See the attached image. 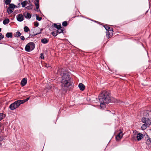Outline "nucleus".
Here are the masks:
<instances>
[{
	"label": "nucleus",
	"instance_id": "f257e3e1",
	"mask_svg": "<svg viewBox=\"0 0 151 151\" xmlns=\"http://www.w3.org/2000/svg\"><path fill=\"white\" fill-rule=\"evenodd\" d=\"M61 83V89L65 91L68 90L69 87L72 85L73 83L71 82V78L68 73H63L62 77Z\"/></svg>",
	"mask_w": 151,
	"mask_h": 151
},
{
	"label": "nucleus",
	"instance_id": "f03ea898",
	"mask_svg": "<svg viewBox=\"0 0 151 151\" xmlns=\"http://www.w3.org/2000/svg\"><path fill=\"white\" fill-rule=\"evenodd\" d=\"M110 93L106 91H103L99 96V99L100 102V106L103 109L104 105L111 101Z\"/></svg>",
	"mask_w": 151,
	"mask_h": 151
},
{
	"label": "nucleus",
	"instance_id": "7ed1b4c3",
	"mask_svg": "<svg viewBox=\"0 0 151 151\" xmlns=\"http://www.w3.org/2000/svg\"><path fill=\"white\" fill-rule=\"evenodd\" d=\"M35 44L32 42H30L26 45L25 50L27 52H30L33 50L35 48Z\"/></svg>",
	"mask_w": 151,
	"mask_h": 151
},
{
	"label": "nucleus",
	"instance_id": "20e7f679",
	"mask_svg": "<svg viewBox=\"0 0 151 151\" xmlns=\"http://www.w3.org/2000/svg\"><path fill=\"white\" fill-rule=\"evenodd\" d=\"M106 29L108 31L106 33L107 37H108V38H110L112 37L113 33V30L112 28H110V27L107 25L104 26Z\"/></svg>",
	"mask_w": 151,
	"mask_h": 151
},
{
	"label": "nucleus",
	"instance_id": "39448f33",
	"mask_svg": "<svg viewBox=\"0 0 151 151\" xmlns=\"http://www.w3.org/2000/svg\"><path fill=\"white\" fill-rule=\"evenodd\" d=\"M16 7H17V6L13 4H10L7 10L8 13L10 14L12 13L14 11V9Z\"/></svg>",
	"mask_w": 151,
	"mask_h": 151
},
{
	"label": "nucleus",
	"instance_id": "423d86ee",
	"mask_svg": "<svg viewBox=\"0 0 151 151\" xmlns=\"http://www.w3.org/2000/svg\"><path fill=\"white\" fill-rule=\"evenodd\" d=\"M141 121L143 123L149 126L151 124V120L148 118L143 117Z\"/></svg>",
	"mask_w": 151,
	"mask_h": 151
},
{
	"label": "nucleus",
	"instance_id": "0eeeda50",
	"mask_svg": "<svg viewBox=\"0 0 151 151\" xmlns=\"http://www.w3.org/2000/svg\"><path fill=\"white\" fill-rule=\"evenodd\" d=\"M31 3L30 1L29 0H26L21 2V4L23 7H25L26 6H28Z\"/></svg>",
	"mask_w": 151,
	"mask_h": 151
},
{
	"label": "nucleus",
	"instance_id": "6e6552de",
	"mask_svg": "<svg viewBox=\"0 0 151 151\" xmlns=\"http://www.w3.org/2000/svg\"><path fill=\"white\" fill-rule=\"evenodd\" d=\"M17 19L18 21L22 22L24 20V17L22 14H19L17 16Z\"/></svg>",
	"mask_w": 151,
	"mask_h": 151
},
{
	"label": "nucleus",
	"instance_id": "1a4fd4ad",
	"mask_svg": "<svg viewBox=\"0 0 151 151\" xmlns=\"http://www.w3.org/2000/svg\"><path fill=\"white\" fill-rule=\"evenodd\" d=\"M144 137V135L141 133H138L137 136V139L138 141H139L141 140Z\"/></svg>",
	"mask_w": 151,
	"mask_h": 151
},
{
	"label": "nucleus",
	"instance_id": "9d476101",
	"mask_svg": "<svg viewBox=\"0 0 151 151\" xmlns=\"http://www.w3.org/2000/svg\"><path fill=\"white\" fill-rule=\"evenodd\" d=\"M123 136L122 132H120L116 136V140H120L122 137Z\"/></svg>",
	"mask_w": 151,
	"mask_h": 151
},
{
	"label": "nucleus",
	"instance_id": "9b49d317",
	"mask_svg": "<svg viewBox=\"0 0 151 151\" xmlns=\"http://www.w3.org/2000/svg\"><path fill=\"white\" fill-rule=\"evenodd\" d=\"M53 26L56 28L58 30L62 28V26L60 23H54L53 24Z\"/></svg>",
	"mask_w": 151,
	"mask_h": 151
},
{
	"label": "nucleus",
	"instance_id": "f8f14e48",
	"mask_svg": "<svg viewBox=\"0 0 151 151\" xmlns=\"http://www.w3.org/2000/svg\"><path fill=\"white\" fill-rule=\"evenodd\" d=\"M23 15L26 19H30L31 18L32 15L31 14L28 12H25L23 14Z\"/></svg>",
	"mask_w": 151,
	"mask_h": 151
},
{
	"label": "nucleus",
	"instance_id": "ddd939ff",
	"mask_svg": "<svg viewBox=\"0 0 151 151\" xmlns=\"http://www.w3.org/2000/svg\"><path fill=\"white\" fill-rule=\"evenodd\" d=\"M27 79L26 78H24L22 80L21 83L22 86L25 85L27 83Z\"/></svg>",
	"mask_w": 151,
	"mask_h": 151
},
{
	"label": "nucleus",
	"instance_id": "4468645a",
	"mask_svg": "<svg viewBox=\"0 0 151 151\" xmlns=\"http://www.w3.org/2000/svg\"><path fill=\"white\" fill-rule=\"evenodd\" d=\"M78 87L81 91H83L85 88V86L82 83H80L78 85Z\"/></svg>",
	"mask_w": 151,
	"mask_h": 151
},
{
	"label": "nucleus",
	"instance_id": "2eb2a0df",
	"mask_svg": "<svg viewBox=\"0 0 151 151\" xmlns=\"http://www.w3.org/2000/svg\"><path fill=\"white\" fill-rule=\"evenodd\" d=\"M9 108L12 110H13L17 108L16 107V106L15 105L14 103H13L11 104L9 106Z\"/></svg>",
	"mask_w": 151,
	"mask_h": 151
},
{
	"label": "nucleus",
	"instance_id": "dca6fc26",
	"mask_svg": "<svg viewBox=\"0 0 151 151\" xmlns=\"http://www.w3.org/2000/svg\"><path fill=\"white\" fill-rule=\"evenodd\" d=\"M19 100H18L15 101L14 103L16 107L17 108L21 104Z\"/></svg>",
	"mask_w": 151,
	"mask_h": 151
},
{
	"label": "nucleus",
	"instance_id": "f3484780",
	"mask_svg": "<svg viewBox=\"0 0 151 151\" xmlns=\"http://www.w3.org/2000/svg\"><path fill=\"white\" fill-rule=\"evenodd\" d=\"M48 40L46 38H43L41 40V42L43 44H46L48 42Z\"/></svg>",
	"mask_w": 151,
	"mask_h": 151
},
{
	"label": "nucleus",
	"instance_id": "a211bd4d",
	"mask_svg": "<svg viewBox=\"0 0 151 151\" xmlns=\"http://www.w3.org/2000/svg\"><path fill=\"white\" fill-rule=\"evenodd\" d=\"M35 5L36 6V9H37V10H36L35 11H37V12H40V9H38L39 8V1H37V3H35Z\"/></svg>",
	"mask_w": 151,
	"mask_h": 151
},
{
	"label": "nucleus",
	"instance_id": "6ab92c4d",
	"mask_svg": "<svg viewBox=\"0 0 151 151\" xmlns=\"http://www.w3.org/2000/svg\"><path fill=\"white\" fill-rule=\"evenodd\" d=\"M12 32H7L6 35L7 37H12Z\"/></svg>",
	"mask_w": 151,
	"mask_h": 151
},
{
	"label": "nucleus",
	"instance_id": "aec40b11",
	"mask_svg": "<svg viewBox=\"0 0 151 151\" xmlns=\"http://www.w3.org/2000/svg\"><path fill=\"white\" fill-rule=\"evenodd\" d=\"M5 114L3 113H0V121L5 117Z\"/></svg>",
	"mask_w": 151,
	"mask_h": 151
},
{
	"label": "nucleus",
	"instance_id": "412c9836",
	"mask_svg": "<svg viewBox=\"0 0 151 151\" xmlns=\"http://www.w3.org/2000/svg\"><path fill=\"white\" fill-rule=\"evenodd\" d=\"M149 126L146 124L144 123L142 125L141 127V128L142 130H145L147 127H148Z\"/></svg>",
	"mask_w": 151,
	"mask_h": 151
},
{
	"label": "nucleus",
	"instance_id": "4be33fe9",
	"mask_svg": "<svg viewBox=\"0 0 151 151\" xmlns=\"http://www.w3.org/2000/svg\"><path fill=\"white\" fill-rule=\"evenodd\" d=\"M43 30V29H40V30H41V32L39 33H36V34H29V37H34L35 36V35H37V34H39L40 33H41V32L42 30Z\"/></svg>",
	"mask_w": 151,
	"mask_h": 151
},
{
	"label": "nucleus",
	"instance_id": "5701e85b",
	"mask_svg": "<svg viewBox=\"0 0 151 151\" xmlns=\"http://www.w3.org/2000/svg\"><path fill=\"white\" fill-rule=\"evenodd\" d=\"M146 143L148 145L151 144V139L150 138L148 137V139H147L146 141Z\"/></svg>",
	"mask_w": 151,
	"mask_h": 151
},
{
	"label": "nucleus",
	"instance_id": "b1692460",
	"mask_svg": "<svg viewBox=\"0 0 151 151\" xmlns=\"http://www.w3.org/2000/svg\"><path fill=\"white\" fill-rule=\"evenodd\" d=\"M22 35V34L19 31H17L16 32V34L14 36L16 37H19Z\"/></svg>",
	"mask_w": 151,
	"mask_h": 151
},
{
	"label": "nucleus",
	"instance_id": "393cba45",
	"mask_svg": "<svg viewBox=\"0 0 151 151\" xmlns=\"http://www.w3.org/2000/svg\"><path fill=\"white\" fill-rule=\"evenodd\" d=\"M32 8V6L31 4V3L29 4L26 7V8L28 10L31 9Z\"/></svg>",
	"mask_w": 151,
	"mask_h": 151
},
{
	"label": "nucleus",
	"instance_id": "a878e982",
	"mask_svg": "<svg viewBox=\"0 0 151 151\" xmlns=\"http://www.w3.org/2000/svg\"><path fill=\"white\" fill-rule=\"evenodd\" d=\"M9 22V19H5L3 21V23L4 24H8Z\"/></svg>",
	"mask_w": 151,
	"mask_h": 151
},
{
	"label": "nucleus",
	"instance_id": "bb28decb",
	"mask_svg": "<svg viewBox=\"0 0 151 151\" xmlns=\"http://www.w3.org/2000/svg\"><path fill=\"white\" fill-rule=\"evenodd\" d=\"M11 0H4V1L5 4L6 5L9 4L11 2Z\"/></svg>",
	"mask_w": 151,
	"mask_h": 151
},
{
	"label": "nucleus",
	"instance_id": "cd10ccee",
	"mask_svg": "<svg viewBox=\"0 0 151 151\" xmlns=\"http://www.w3.org/2000/svg\"><path fill=\"white\" fill-rule=\"evenodd\" d=\"M24 30L25 32H27L29 31V29L27 26H25L24 28Z\"/></svg>",
	"mask_w": 151,
	"mask_h": 151
},
{
	"label": "nucleus",
	"instance_id": "c85d7f7f",
	"mask_svg": "<svg viewBox=\"0 0 151 151\" xmlns=\"http://www.w3.org/2000/svg\"><path fill=\"white\" fill-rule=\"evenodd\" d=\"M61 32H59L58 31H57V33L59 34L61 33H64L65 31V29L64 28L61 29Z\"/></svg>",
	"mask_w": 151,
	"mask_h": 151
},
{
	"label": "nucleus",
	"instance_id": "c756f323",
	"mask_svg": "<svg viewBox=\"0 0 151 151\" xmlns=\"http://www.w3.org/2000/svg\"><path fill=\"white\" fill-rule=\"evenodd\" d=\"M68 25V22L67 21H65L63 22L62 25L64 27H66Z\"/></svg>",
	"mask_w": 151,
	"mask_h": 151
},
{
	"label": "nucleus",
	"instance_id": "7c9ffc66",
	"mask_svg": "<svg viewBox=\"0 0 151 151\" xmlns=\"http://www.w3.org/2000/svg\"><path fill=\"white\" fill-rule=\"evenodd\" d=\"M51 34L54 37H56L59 34L58 33H57V31H56V33H55L54 32H52Z\"/></svg>",
	"mask_w": 151,
	"mask_h": 151
},
{
	"label": "nucleus",
	"instance_id": "2f4dec72",
	"mask_svg": "<svg viewBox=\"0 0 151 151\" xmlns=\"http://www.w3.org/2000/svg\"><path fill=\"white\" fill-rule=\"evenodd\" d=\"M36 19L39 21H40L42 19V17H39V16L36 15Z\"/></svg>",
	"mask_w": 151,
	"mask_h": 151
},
{
	"label": "nucleus",
	"instance_id": "473e14b6",
	"mask_svg": "<svg viewBox=\"0 0 151 151\" xmlns=\"http://www.w3.org/2000/svg\"><path fill=\"white\" fill-rule=\"evenodd\" d=\"M40 58L42 59H44V54L42 53H41L40 54Z\"/></svg>",
	"mask_w": 151,
	"mask_h": 151
},
{
	"label": "nucleus",
	"instance_id": "72a5a7b5",
	"mask_svg": "<svg viewBox=\"0 0 151 151\" xmlns=\"http://www.w3.org/2000/svg\"><path fill=\"white\" fill-rule=\"evenodd\" d=\"M19 100L20 101V102H21L20 103H21V104H23L26 102V101H25V99H24L23 100Z\"/></svg>",
	"mask_w": 151,
	"mask_h": 151
},
{
	"label": "nucleus",
	"instance_id": "f704fd0d",
	"mask_svg": "<svg viewBox=\"0 0 151 151\" xmlns=\"http://www.w3.org/2000/svg\"><path fill=\"white\" fill-rule=\"evenodd\" d=\"M39 23L38 22H34V25L36 27H37L39 25Z\"/></svg>",
	"mask_w": 151,
	"mask_h": 151
},
{
	"label": "nucleus",
	"instance_id": "c9c22d12",
	"mask_svg": "<svg viewBox=\"0 0 151 151\" xmlns=\"http://www.w3.org/2000/svg\"><path fill=\"white\" fill-rule=\"evenodd\" d=\"M4 38V35H2V34L1 33H0V41L1 39H3Z\"/></svg>",
	"mask_w": 151,
	"mask_h": 151
},
{
	"label": "nucleus",
	"instance_id": "e433bc0d",
	"mask_svg": "<svg viewBox=\"0 0 151 151\" xmlns=\"http://www.w3.org/2000/svg\"><path fill=\"white\" fill-rule=\"evenodd\" d=\"M20 38L22 40H25L24 37L23 36H21Z\"/></svg>",
	"mask_w": 151,
	"mask_h": 151
},
{
	"label": "nucleus",
	"instance_id": "4c0bfd02",
	"mask_svg": "<svg viewBox=\"0 0 151 151\" xmlns=\"http://www.w3.org/2000/svg\"><path fill=\"white\" fill-rule=\"evenodd\" d=\"M20 4V3H19L18 4H17V6H17V7H16V8H17V7H20V4Z\"/></svg>",
	"mask_w": 151,
	"mask_h": 151
},
{
	"label": "nucleus",
	"instance_id": "58836bf2",
	"mask_svg": "<svg viewBox=\"0 0 151 151\" xmlns=\"http://www.w3.org/2000/svg\"><path fill=\"white\" fill-rule=\"evenodd\" d=\"M45 67L48 68L49 67H50V66H49V64H46L45 65Z\"/></svg>",
	"mask_w": 151,
	"mask_h": 151
},
{
	"label": "nucleus",
	"instance_id": "ea45409f",
	"mask_svg": "<svg viewBox=\"0 0 151 151\" xmlns=\"http://www.w3.org/2000/svg\"><path fill=\"white\" fill-rule=\"evenodd\" d=\"M29 97L27 98H26V99H25V101H28L29 100Z\"/></svg>",
	"mask_w": 151,
	"mask_h": 151
},
{
	"label": "nucleus",
	"instance_id": "a19ab883",
	"mask_svg": "<svg viewBox=\"0 0 151 151\" xmlns=\"http://www.w3.org/2000/svg\"><path fill=\"white\" fill-rule=\"evenodd\" d=\"M57 31H58L59 32H61V31H61V29H60L57 30Z\"/></svg>",
	"mask_w": 151,
	"mask_h": 151
},
{
	"label": "nucleus",
	"instance_id": "79ce46f5",
	"mask_svg": "<svg viewBox=\"0 0 151 151\" xmlns=\"http://www.w3.org/2000/svg\"><path fill=\"white\" fill-rule=\"evenodd\" d=\"M107 112H109L110 113L111 112L109 111V110H107Z\"/></svg>",
	"mask_w": 151,
	"mask_h": 151
},
{
	"label": "nucleus",
	"instance_id": "37998d69",
	"mask_svg": "<svg viewBox=\"0 0 151 151\" xmlns=\"http://www.w3.org/2000/svg\"><path fill=\"white\" fill-rule=\"evenodd\" d=\"M1 28H0V32H1Z\"/></svg>",
	"mask_w": 151,
	"mask_h": 151
}]
</instances>
